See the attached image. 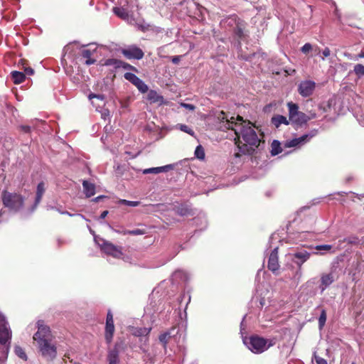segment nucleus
I'll list each match as a JSON object with an SVG mask.
<instances>
[{"label": "nucleus", "instance_id": "49", "mask_svg": "<svg viewBox=\"0 0 364 364\" xmlns=\"http://www.w3.org/2000/svg\"><path fill=\"white\" fill-rule=\"evenodd\" d=\"M23 73L25 74V75H32L34 73V70L31 68H25Z\"/></svg>", "mask_w": 364, "mask_h": 364}, {"label": "nucleus", "instance_id": "60", "mask_svg": "<svg viewBox=\"0 0 364 364\" xmlns=\"http://www.w3.org/2000/svg\"><path fill=\"white\" fill-rule=\"evenodd\" d=\"M124 68H133V67L129 64H126V65L124 66Z\"/></svg>", "mask_w": 364, "mask_h": 364}, {"label": "nucleus", "instance_id": "21", "mask_svg": "<svg viewBox=\"0 0 364 364\" xmlns=\"http://www.w3.org/2000/svg\"><path fill=\"white\" fill-rule=\"evenodd\" d=\"M83 192L86 198H90L95 194V185L88 181H82Z\"/></svg>", "mask_w": 364, "mask_h": 364}, {"label": "nucleus", "instance_id": "6", "mask_svg": "<svg viewBox=\"0 0 364 364\" xmlns=\"http://www.w3.org/2000/svg\"><path fill=\"white\" fill-rule=\"evenodd\" d=\"M289 118L291 124L296 126H302L309 120L316 117V114H311L310 116L299 111V107L296 104L289 102Z\"/></svg>", "mask_w": 364, "mask_h": 364}, {"label": "nucleus", "instance_id": "15", "mask_svg": "<svg viewBox=\"0 0 364 364\" xmlns=\"http://www.w3.org/2000/svg\"><path fill=\"white\" fill-rule=\"evenodd\" d=\"M242 20L237 16H230L223 20L220 23L222 27L232 31L239 23H241Z\"/></svg>", "mask_w": 364, "mask_h": 364}, {"label": "nucleus", "instance_id": "62", "mask_svg": "<svg viewBox=\"0 0 364 364\" xmlns=\"http://www.w3.org/2000/svg\"><path fill=\"white\" fill-rule=\"evenodd\" d=\"M191 301V296L188 295V303H189Z\"/></svg>", "mask_w": 364, "mask_h": 364}, {"label": "nucleus", "instance_id": "4", "mask_svg": "<svg viewBox=\"0 0 364 364\" xmlns=\"http://www.w3.org/2000/svg\"><path fill=\"white\" fill-rule=\"evenodd\" d=\"M311 253L305 250H297L292 252L289 253L286 257L295 263L297 266L296 270L294 272L291 279L299 283L302 277L301 267L311 256Z\"/></svg>", "mask_w": 364, "mask_h": 364}, {"label": "nucleus", "instance_id": "48", "mask_svg": "<svg viewBox=\"0 0 364 364\" xmlns=\"http://www.w3.org/2000/svg\"><path fill=\"white\" fill-rule=\"evenodd\" d=\"M20 129L25 133H29L31 132V127L28 125H21Z\"/></svg>", "mask_w": 364, "mask_h": 364}, {"label": "nucleus", "instance_id": "47", "mask_svg": "<svg viewBox=\"0 0 364 364\" xmlns=\"http://www.w3.org/2000/svg\"><path fill=\"white\" fill-rule=\"evenodd\" d=\"M181 106L191 111H193L196 109V107L192 104L182 103Z\"/></svg>", "mask_w": 364, "mask_h": 364}, {"label": "nucleus", "instance_id": "39", "mask_svg": "<svg viewBox=\"0 0 364 364\" xmlns=\"http://www.w3.org/2000/svg\"><path fill=\"white\" fill-rule=\"evenodd\" d=\"M179 129L181 131L183 132H186L191 136H193L194 135V132L193 130L190 128L188 126L186 125V124H178Z\"/></svg>", "mask_w": 364, "mask_h": 364}, {"label": "nucleus", "instance_id": "13", "mask_svg": "<svg viewBox=\"0 0 364 364\" xmlns=\"http://www.w3.org/2000/svg\"><path fill=\"white\" fill-rule=\"evenodd\" d=\"M315 85V82L311 80L302 81L299 85L298 92L304 97H309L313 94Z\"/></svg>", "mask_w": 364, "mask_h": 364}, {"label": "nucleus", "instance_id": "37", "mask_svg": "<svg viewBox=\"0 0 364 364\" xmlns=\"http://www.w3.org/2000/svg\"><path fill=\"white\" fill-rule=\"evenodd\" d=\"M15 353L21 358L23 360L27 359V356L23 349L20 346H16L14 349Z\"/></svg>", "mask_w": 364, "mask_h": 364}, {"label": "nucleus", "instance_id": "27", "mask_svg": "<svg viewBox=\"0 0 364 364\" xmlns=\"http://www.w3.org/2000/svg\"><path fill=\"white\" fill-rule=\"evenodd\" d=\"M147 100L151 103L161 102L163 97L159 95L155 90H150L147 95Z\"/></svg>", "mask_w": 364, "mask_h": 364}, {"label": "nucleus", "instance_id": "20", "mask_svg": "<svg viewBox=\"0 0 364 364\" xmlns=\"http://www.w3.org/2000/svg\"><path fill=\"white\" fill-rule=\"evenodd\" d=\"M172 168H173V166L171 164H169V165H166V166H159V167L145 168V169L142 170V173L143 174H149V173L158 174V173H162V172H167Z\"/></svg>", "mask_w": 364, "mask_h": 364}, {"label": "nucleus", "instance_id": "38", "mask_svg": "<svg viewBox=\"0 0 364 364\" xmlns=\"http://www.w3.org/2000/svg\"><path fill=\"white\" fill-rule=\"evenodd\" d=\"M133 23H135L136 26L138 28V29L146 31L149 30V25L146 23L144 21L140 22H136L135 21L133 22Z\"/></svg>", "mask_w": 364, "mask_h": 364}, {"label": "nucleus", "instance_id": "28", "mask_svg": "<svg viewBox=\"0 0 364 364\" xmlns=\"http://www.w3.org/2000/svg\"><path fill=\"white\" fill-rule=\"evenodd\" d=\"M11 78L15 84L23 82L26 78L25 74L20 71H12L11 73Z\"/></svg>", "mask_w": 364, "mask_h": 364}, {"label": "nucleus", "instance_id": "45", "mask_svg": "<svg viewBox=\"0 0 364 364\" xmlns=\"http://www.w3.org/2000/svg\"><path fill=\"white\" fill-rule=\"evenodd\" d=\"M93 98H97L98 100L103 101L105 100V96L103 95H96V94H93V93L90 94L89 99L92 100Z\"/></svg>", "mask_w": 364, "mask_h": 364}, {"label": "nucleus", "instance_id": "30", "mask_svg": "<svg viewBox=\"0 0 364 364\" xmlns=\"http://www.w3.org/2000/svg\"><path fill=\"white\" fill-rule=\"evenodd\" d=\"M173 277L175 278H179L184 282H187L188 280H189L188 273L183 270L176 271L173 273Z\"/></svg>", "mask_w": 364, "mask_h": 364}, {"label": "nucleus", "instance_id": "8", "mask_svg": "<svg viewBox=\"0 0 364 364\" xmlns=\"http://www.w3.org/2000/svg\"><path fill=\"white\" fill-rule=\"evenodd\" d=\"M12 332L6 317L0 312V343L6 346L11 344Z\"/></svg>", "mask_w": 364, "mask_h": 364}, {"label": "nucleus", "instance_id": "2", "mask_svg": "<svg viewBox=\"0 0 364 364\" xmlns=\"http://www.w3.org/2000/svg\"><path fill=\"white\" fill-rule=\"evenodd\" d=\"M37 328L38 331L33 335V340L36 342L38 350L45 360L52 361L57 355L54 336L50 327L45 325L43 321H38Z\"/></svg>", "mask_w": 364, "mask_h": 364}, {"label": "nucleus", "instance_id": "42", "mask_svg": "<svg viewBox=\"0 0 364 364\" xmlns=\"http://www.w3.org/2000/svg\"><path fill=\"white\" fill-rule=\"evenodd\" d=\"M315 249L318 251L325 250V251H330L332 249V245H316L315 247Z\"/></svg>", "mask_w": 364, "mask_h": 364}, {"label": "nucleus", "instance_id": "63", "mask_svg": "<svg viewBox=\"0 0 364 364\" xmlns=\"http://www.w3.org/2000/svg\"><path fill=\"white\" fill-rule=\"evenodd\" d=\"M77 215L80 216L82 218H85V217L82 215H81V214H77Z\"/></svg>", "mask_w": 364, "mask_h": 364}, {"label": "nucleus", "instance_id": "31", "mask_svg": "<svg viewBox=\"0 0 364 364\" xmlns=\"http://www.w3.org/2000/svg\"><path fill=\"white\" fill-rule=\"evenodd\" d=\"M326 321V311L325 309H322L321 314L318 318V327L322 329Z\"/></svg>", "mask_w": 364, "mask_h": 364}, {"label": "nucleus", "instance_id": "25", "mask_svg": "<svg viewBox=\"0 0 364 364\" xmlns=\"http://www.w3.org/2000/svg\"><path fill=\"white\" fill-rule=\"evenodd\" d=\"M151 328H136L133 334L136 336L144 338V342L148 341V335L150 333Z\"/></svg>", "mask_w": 364, "mask_h": 364}, {"label": "nucleus", "instance_id": "57", "mask_svg": "<svg viewBox=\"0 0 364 364\" xmlns=\"http://www.w3.org/2000/svg\"><path fill=\"white\" fill-rule=\"evenodd\" d=\"M57 210L60 213V214H65V215H68L69 216H73L74 215L73 214H71L68 211H61L60 209H57Z\"/></svg>", "mask_w": 364, "mask_h": 364}, {"label": "nucleus", "instance_id": "59", "mask_svg": "<svg viewBox=\"0 0 364 364\" xmlns=\"http://www.w3.org/2000/svg\"><path fill=\"white\" fill-rule=\"evenodd\" d=\"M112 60H110V59H109V60H107V63H106V65H112Z\"/></svg>", "mask_w": 364, "mask_h": 364}, {"label": "nucleus", "instance_id": "14", "mask_svg": "<svg viewBox=\"0 0 364 364\" xmlns=\"http://www.w3.org/2000/svg\"><path fill=\"white\" fill-rule=\"evenodd\" d=\"M114 331V326L112 314L109 311L106 318L105 339L107 343H111Z\"/></svg>", "mask_w": 364, "mask_h": 364}, {"label": "nucleus", "instance_id": "12", "mask_svg": "<svg viewBox=\"0 0 364 364\" xmlns=\"http://www.w3.org/2000/svg\"><path fill=\"white\" fill-rule=\"evenodd\" d=\"M268 269L272 271L274 274H278L280 267L278 257V247H274L271 252L268 259Z\"/></svg>", "mask_w": 364, "mask_h": 364}, {"label": "nucleus", "instance_id": "55", "mask_svg": "<svg viewBox=\"0 0 364 364\" xmlns=\"http://www.w3.org/2000/svg\"><path fill=\"white\" fill-rule=\"evenodd\" d=\"M108 213H109L108 210H105V211L102 212L100 218V219L105 218L107 217V215H108Z\"/></svg>", "mask_w": 364, "mask_h": 364}, {"label": "nucleus", "instance_id": "7", "mask_svg": "<svg viewBox=\"0 0 364 364\" xmlns=\"http://www.w3.org/2000/svg\"><path fill=\"white\" fill-rule=\"evenodd\" d=\"M95 242L107 255H112L114 258H120L122 257V252L121 247L97 237H95Z\"/></svg>", "mask_w": 364, "mask_h": 364}, {"label": "nucleus", "instance_id": "16", "mask_svg": "<svg viewBox=\"0 0 364 364\" xmlns=\"http://www.w3.org/2000/svg\"><path fill=\"white\" fill-rule=\"evenodd\" d=\"M119 349L120 345L119 343H116L113 348L108 351V364H119Z\"/></svg>", "mask_w": 364, "mask_h": 364}, {"label": "nucleus", "instance_id": "19", "mask_svg": "<svg viewBox=\"0 0 364 364\" xmlns=\"http://www.w3.org/2000/svg\"><path fill=\"white\" fill-rule=\"evenodd\" d=\"M45 191H46L45 183L41 181L37 186L36 199H35L34 204L33 205L32 211H33L36 209V208L38 206V205L41 201L42 197H43Z\"/></svg>", "mask_w": 364, "mask_h": 364}, {"label": "nucleus", "instance_id": "35", "mask_svg": "<svg viewBox=\"0 0 364 364\" xmlns=\"http://www.w3.org/2000/svg\"><path fill=\"white\" fill-rule=\"evenodd\" d=\"M343 242H346L350 245H358L360 243V239L355 235H352L348 237L343 239Z\"/></svg>", "mask_w": 364, "mask_h": 364}, {"label": "nucleus", "instance_id": "44", "mask_svg": "<svg viewBox=\"0 0 364 364\" xmlns=\"http://www.w3.org/2000/svg\"><path fill=\"white\" fill-rule=\"evenodd\" d=\"M312 49V46L307 43H305L301 48V50L302 53H309L311 50Z\"/></svg>", "mask_w": 364, "mask_h": 364}, {"label": "nucleus", "instance_id": "53", "mask_svg": "<svg viewBox=\"0 0 364 364\" xmlns=\"http://www.w3.org/2000/svg\"><path fill=\"white\" fill-rule=\"evenodd\" d=\"M105 198H107L105 196H99L95 198L92 199V201L94 202H100L102 199Z\"/></svg>", "mask_w": 364, "mask_h": 364}, {"label": "nucleus", "instance_id": "1", "mask_svg": "<svg viewBox=\"0 0 364 364\" xmlns=\"http://www.w3.org/2000/svg\"><path fill=\"white\" fill-rule=\"evenodd\" d=\"M240 123L234 129L238 138L237 147L242 154L252 155L264 147V141L258 137L255 129L238 116L236 119Z\"/></svg>", "mask_w": 364, "mask_h": 364}, {"label": "nucleus", "instance_id": "9", "mask_svg": "<svg viewBox=\"0 0 364 364\" xmlns=\"http://www.w3.org/2000/svg\"><path fill=\"white\" fill-rule=\"evenodd\" d=\"M317 130L313 129L309 133L302 135L299 138H295L287 141L285 144L286 147L301 146L308 142L311 138L317 134Z\"/></svg>", "mask_w": 364, "mask_h": 364}, {"label": "nucleus", "instance_id": "40", "mask_svg": "<svg viewBox=\"0 0 364 364\" xmlns=\"http://www.w3.org/2000/svg\"><path fill=\"white\" fill-rule=\"evenodd\" d=\"M146 233V231L144 230L141 229H134L132 230H127L126 232V234L132 235H142Z\"/></svg>", "mask_w": 364, "mask_h": 364}, {"label": "nucleus", "instance_id": "58", "mask_svg": "<svg viewBox=\"0 0 364 364\" xmlns=\"http://www.w3.org/2000/svg\"><path fill=\"white\" fill-rule=\"evenodd\" d=\"M102 117L105 119L107 117L109 116V112L108 110H105L102 114Z\"/></svg>", "mask_w": 364, "mask_h": 364}, {"label": "nucleus", "instance_id": "10", "mask_svg": "<svg viewBox=\"0 0 364 364\" xmlns=\"http://www.w3.org/2000/svg\"><path fill=\"white\" fill-rule=\"evenodd\" d=\"M121 52L127 59L140 60L144 55L143 50L134 45L123 48Z\"/></svg>", "mask_w": 364, "mask_h": 364}, {"label": "nucleus", "instance_id": "56", "mask_svg": "<svg viewBox=\"0 0 364 364\" xmlns=\"http://www.w3.org/2000/svg\"><path fill=\"white\" fill-rule=\"evenodd\" d=\"M57 210L60 213V214H65V215H68L69 216H73L74 215L73 214H71L68 211H61L60 209H57Z\"/></svg>", "mask_w": 364, "mask_h": 364}, {"label": "nucleus", "instance_id": "34", "mask_svg": "<svg viewBox=\"0 0 364 364\" xmlns=\"http://www.w3.org/2000/svg\"><path fill=\"white\" fill-rule=\"evenodd\" d=\"M171 337L169 332H166L159 336V341L163 343L164 348H166V344L168 341L169 338Z\"/></svg>", "mask_w": 364, "mask_h": 364}, {"label": "nucleus", "instance_id": "46", "mask_svg": "<svg viewBox=\"0 0 364 364\" xmlns=\"http://www.w3.org/2000/svg\"><path fill=\"white\" fill-rule=\"evenodd\" d=\"M315 361L316 364H328L327 361L324 358L316 355H315Z\"/></svg>", "mask_w": 364, "mask_h": 364}, {"label": "nucleus", "instance_id": "26", "mask_svg": "<svg viewBox=\"0 0 364 364\" xmlns=\"http://www.w3.org/2000/svg\"><path fill=\"white\" fill-rule=\"evenodd\" d=\"M289 119L288 120L286 117L282 115H277L272 118V123L276 127H279L282 124H289Z\"/></svg>", "mask_w": 364, "mask_h": 364}, {"label": "nucleus", "instance_id": "32", "mask_svg": "<svg viewBox=\"0 0 364 364\" xmlns=\"http://www.w3.org/2000/svg\"><path fill=\"white\" fill-rule=\"evenodd\" d=\"M195 156L198 159H203L205 158L204 149L201 145H198L195 150Z\"/></svg>", "mask_w": 364, "mask_h": 364}, {"label": "nucleus", "instance_id": "5", "mask_svg": "<svg viewBox=\"0 0 364 364\" xmlns=\"http://www.w3.org/2000/svg\"><path fill=\"white\" fill-rule=\"evenodd\" d=\"M1 199L4 205L14 212H18L23 206L24 198L18 193L4 191L1 193Z\"/></svg>", "mask_w": 364, "mask_h": 364}, {"label": "nucleus", "instance_id": "29", "mask_svg": "<svg viewBox=\"0 0 364 364\" xmlns=\"http://www.w3.org/2000/svg\"><path fill=\"white\" fill-rule=\"evenodd\" d=\"M282 149L281 147L280 142L277 140H274L271 144V154L272 156H276L281 153Z\"/></svg>", "mask_w": 364, "mask_h": 364}, {"label": "nucleus", "instance_id": "54", "mask_svg": "<svg viewBox=\"0 0 364 364\" xmlns=\"http://www.w3.org/2000/svg\"><path fill=\"white\" fill-rule=\"evenodd\" d=\"M364 58V52L363 51H361L358 55H356L353 60H358L359 58Z\"/></svg>", "mask_w": 364, "mask_h": 364}, {"label": "nucleus", "instance_id": "61", "mask_svg": "<svg viewBox=\"0 0 364 364\" xmlns=\"http://www.w3.org/2000/svg\"><path fill=\"white\" fill-rule=\"evenodd\" d=\"M88 228H89L90 232L94 235L95 232L90 227H88Z\"/></svg>", "mask_w": 364, "mask_h": 364}, {"label": "nucleus", "instance_id": "43", "mask_svg": "<svg viewBox=\"0 0 364 364\" xmlns=\"http://www.w3.org/2000/svg\"><path fill=\"white\" fill-rule=\"evenodd\" d=\"M94 51L95 50L92 51L90 49H84L82 51V56L86 59L90 58L92 55Z\"/></svg>", "mask_w": 364, "mask_h": 364}, {"label": "nucleus", "instance_id": "52", "mask_svg": "<svg viewBox=\"0 0 364 364\" xmlns=\"http://www.w3.org/2000/svg\"><path fill=\"white\" fill-rule=\"evenodd\" d=\"M96 62V60L93 59V58H87L85 61V64L87 65H92L94 64Z\"/></svg>", "mask_w": 364, "mask_h": 364}, {"label": "nucleus", "instance_id": "17", "mask_svg": "<svg viewBox=\"0 0 364 364\" xmlns=\"http://www.w3.org/2000/svg\"><path fill=\"white\" fill-rule=\"evenodd\" d=\"M334 282V276L332 273L323 274L321 276V284L319 289L323 292Z\"/></svg>", "mask_w": 364, "mask_h": 364}, {"label": "nucleus", "instance_id": "64", "mask_svg": "<svg viewBox=\"0 0 364 364\" xmlns=\"http://www.w3.org/2000/svg\"><path fill=\"white\" fill-rule=\"evenodd\" d=\"M53 208H54L53 207L50 206V207H48V210H49V209H53Z\"/></svg>", "mask_w": 364, "mask_h": 364}, {"label": "nucleus", "instance_id": "33", "mask_svg": "<svg viewBox=\"0 0 364 364\" xmlns=\"http://www.w3.org/2000/svg\"><path fill=\"white\" fill-rule=\"evenodd\" d=\"M353 71L358 77L364 76V65L362 64L355 65Z\"/></svg>", "mask_w": 364, "mask_h": 364}, {"label": "nucleus", "instance_id": "50", "mask_svg": "<svg viewBox=\"0 0 364 364\" xmlns=\"http://www.w3.org/2000/svg\"><path fill=\"white\" fill-rule=\"evenodd\" d=\"M322 54L323 55V57L322 58V59L323 60L324 58H326V57H328L330 55H331V50L328 48H326L323 51H322Z\"/></svg>", "mask_w": 364, "mask_h": 364}, {"label": "nucleus", "instance_id": "22", "mask_svg": "<svg viewBox=\"0 0 364 364\" xmlns=\"http://www.w3.org/2000/svg\"><path fill=\"white\" fill-rule=\"evenodd\" d=\"M218 119L219 120H220L221 122H225V121L226 122L225 127L228 129H231L234 130V129L236 127V126H237V123L235 122V117H232L230 118V119H228L226 114L223 112H221L218 114Z\"/></svg>", "mask_w": 364, "mask_h": 364}, {"label": "nucleus", "instance_id": "23", "mask_svg": "<svg viewBox=\"0 0 364 364\" xmlns=\"http://www.w3.org/2000/svg\"><path fill=\"white\" fill-rule=\"evenodd\" d=\"M245 23L243 21H241V23H239L232 31V32L234 33L235 36L238 40H242L245 38L246 34L245 33Z\"/></svg>", "mask_w": 364, "mask_h": 364}, {"label": "nucleus", "instance_id": "41", "mask_svg": "<svg viewBox=\"0 0 364 364\" xmlns=\"http://www.w3.org/2000/svg\"><path fill=\"white\" fill-rule=\"evenodd\" d=\"M10 344L7 343L6 346H4V348L0 350L1 359H6L7 358V355L9 350Z\"/></svg>", "mask_w": 364, "mask_h": 364}, {"label": "nucleus", "instance_id": "18", "mask_svg": "<svg viewBox=\"0 0 364 364\" xmlns=\"http://www.w3.org/2000/svg\"><path fill=\"white\" fill-rule=\"evenodd\" d=\"M114 13L123 20L127 21L129 23L133 24L134 18L129 16L127 9L122 7H114L113 9Z\"/></svg>", "mask_w": 364, "mask_h": 364}, {"label": "nucleus", "instance_id": "24", "mask_svg": "<svg viewBox=\"0 0 364 364\" xmlns=\"http://www.w3.org/2000/svg\"><path fill=\"white\" fill-rule=\"evenodd\" d=\"M176 212L178 215L181 216L192 215L193 213L191 209L188 205L181 204L176 207Z\"/></svg>", "mask_w": 364, "mask_h": 364}, {"label": "nucleus", "instance_id": "36", "mask_svg": "<svg viewBox=\"0 0 364 364\" xmlns=\"http://www.w3.org/2000/svg\"><path fill=\"white\" fill-rule=\"evenodd\" d=\"M119 204L125 205H128V206H131V207H136V206L139 205L140 202L139 201H131V200H127L125 199H121L119 201Z\"/></svg>", "mask_w": 364, "mask_h": 364}, {"label": "nucleus", "instance_id": "11", "mask_svg": "<svg viewBox=\"0 0 364 364\" xmlns=\"http://www.w3.org/2000/svg\"><path fill=\"white\" fill-rule=\"evenodd\" d=\"M124 78L132 83L137 87L141 93H146L149 90V87L145 82L138 77L135 74L132 73H126L124 75Z\"/></svg>", "mask_w": 364, "mask_h": 364}, {"label": "nucleus", "instance_id": "3", "mask_svg": "<svg viewBox=\"0 0 364 364\" xmlns=\"http://www.w3.org/2000/svg\"><path fill=\"white\" fill-rule=\"evenodd\" d=\"M245 317L246 316H244L240 323V333L242 335L243 343L251 352L255 354H259L266 351L271 346H273L275 344L274 339H266L257 335L252 336L249 338L244 336L243 334L245 333L244 331L245 330L244 321Z\"/></svg>", "mask_w": 364, "mask_h": 364}, {"label": "nucleus", "instance_id": "51", "mask_svg": "<svg viewBox=\"0 0 364 364\" xmlns=\"http://www.w3.org/2000/svg\"><path fill=\"white\" fill-rule=\"evenodd\" d=\"M180 60H181V56L176 55V56H173L172 58L171 61L173 64H178L179 63Z\"/></svg>", "mask_w": 364, "mask_h": 364}]
</instances>
